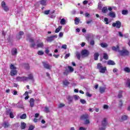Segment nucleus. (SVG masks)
I'll list each match as a JSON object with an SVG mask.
<instances>
[{
    "mask_svg": "<svg viewBox=\"0 0 130 130\" xmlns=\"http://www.w3.org/2000/svg\"><path fill=\"white\" fill-rule=\"evenodd\" d=\"M10 70H11V71L10 72V75L12 76H16L17 74H18V72L17 71V68L14 64H11L10 65Z\"/></svg>",
    "mask_w": 130,
    "mask_h": 130,
    "instance_id": "obj_1",
    "label": "nucleus"
},
{
    "mask_svg": "<svg viewBox=\"0 0 130 130\" xmlns=\"http://www.w3.org/2000/svg\"><path fill=\"white\" fill-rule=\"evenodd\" d=\"M119 53L121 56H128V55H129V52L125 49L119 50Z\"/></svg>",
    "mask_w": 130,
    "mask_h": 130,
    "instance_id": "obj_2",
    "label": "nucleus"
},
{
    "mask_svg": "<svg viewBox=\"0 0 130 130\" xmlns=\"http://www.w3.org/2000/svg\"><path fill=\"white\" fill-rule=\"evenodd\" d=\"M81 53L83 57H88L90 55V52L87 49L82 50Z\"/></svg>",
    "mask_w": 130,
    "mask_h": 130,
    "instance_id": "obj_3",
    "label": "nucleus"
},
{
    "mask_svg": "<svg viewBox=\"0 0 130 130\" xmlns=\"http://www.w3.org/2000/svg\"><path fill=\"white\" fill-rule=\"evenodd\" d=\"M1 7L5 12H9L10 9H9V7L7 6V4H6V2L4 1L1 3Z\"/></svg>",
    "mask_w": 130,
    "mask_h": 130,
    "instance_id": "obj_4",
    "label": "nucleus"
},
{
    "mask_svg": "<svg viewBox=\"0 0 130 130\" xmlns=\"http://www.w3.org/2000/svg\"><path fill=\"white\" fill-rule=\"evenodd\" d=\"M17 82H25V81H28V77H16Z\"/></svg>",
    "mask_w": 130,
    "mask_h": 130,
    "instance_id": "obj_5",
    "label": "nucleus"
},
{
    "mask_svg": "<svg viewBox=\"0 0 130 130\" xmlns=\"http://www.w3.org/2000/svg\"><path fill=\"white\" fill-rule=\"evenodd\" d=\"M113 27H116L118 29H119L121 27V22L119 21H117L116 22H113L112 24Z\"/></svg>",
    "mask_w": 130,
    "mask_h": 130,
    "instance_id": "obj_6",
    "label": "nucleus"
},
{
    "mask_svg": "<svg viewBox=\"0 0 130 130\" xmlns=\"http://www.w3.org/2000/svg\"><path fill=\"white\" fill-rule=\"evenodd\" d=\"M55 38H57V35H55L54 36L48 37L46 39V41L48 42H52V41H53L54 40Z\"/></svg>",
    "mask_w": 130,
    "mask_h": 130,
    "instance_id": "obj_7",
    "label": "nucleus"
},
{
    "mask_svg": "<svg viewBox=\"0 0 130 130\" xmlns=\"http://www.w3.org/2000/svg\"><path fill=\"white\" fill-rule=\"evenodd\" d=\"M43 66L45 69H46L47 70H50L51 69V66L49 65L47 62L44 61L42 62Z\"/></svg>",
    "mask_w": 130,
    "mask_h": 130,
    "instance_id": "obj_8",
    "label": "nucleus"
},
{
    "mask_svg": "<svg viewBox=\"0 0 130 130\" xmlns=\"http://www.w3.org/2000/svg\"><path fill=\"white\" fill-rule=\"evenodd\" d=\"M108 125V123H107V118H104L102 121V126H105L106 127Z\"/></svg>",
    "mask_w": 130,
    "mask_h": 130,
    "instance_id": "obj_9",
    "label": "nucleus"
},
{
    "mask_svg": "<svg viewBox=\"0 0 130 130\" xmlns=\"http://www.w3.org/2000/svg\"><path fill=\"white\" fill-rule=\"evenodd\" d=\"M29 42L30 43H32L30 45V47L31 48H34V47H35V46L36 45V44H35V43H34V40L32 38L29 39Z\"/></svg>",
    "mask_w": 130,
    "mask_h": 130,
    "instance_id": "obj_10",
    "label": "nucleus"
},
{
    "mask_svg": "<svg viewBox=\"0 0 130 130\" xmlns=\"http://www.w3.org/2000/svg\"><path fill=\"white\" fill-rule=\"evenodd\" d=\"M88 118H89V115L88 114H84L80 117V119H82V120H86Z\"/></svg>",
    "mask_w": 130,
    "mask_h": 130,
    "instance_id": "obj_11",
    "label": "nucleus"
},
{
    "mask_svg": "<svg viewBox=\"0 0 130 130\" xmlns=\"http://www.w3.org/2000/svg\"><path fill=\"white\" fill-rule=\"evenodd\" d=\"M12 55L13 56L17 55L18 53V50L17 48H14L11 50Z\"/></svg>",
    "mask_w": 130,
    "mask_h": 130,
    "instance_id": "obj_12",
    "label": "nucleus"
},
{
    "mask_svg": "<svg viewBox=\"0 0 130 130\" xmlns=\"http://www.w3.org/2000/svg\"><path fill=\"white\" fill-rule=\"evenodd\" d=\"M100 92L101 94H103V93H105V90H106V88L104 87H100Z\"/></svg>",
    "mask_w": 130,
    "mask_h": 130,
    "instance_id": "obj_13",
    "label": "nucleus"
},
{
    "mask_svg": "<svg viewBox=\"0 0 130 130\" xmlns=\"http://www.w3.org/2000/svg\"><path fill=\"white\" fill-rule=\"evenodd\" d=\"M107 64H108V66H115V63L114 62V61L112 60H109L107 61Z\"/></svg>",
    "mask_w": 130,
    "mask_h": 130,
    "instance_id": "obj_14",
    "label": "nucleus"
},
{
    "mask_svg": "<svg viewBox=\"0 0 130 130\" xmlns=\"http://www.w3.org/2000/svg\"><path fill=\"white\" fill-rule=\"evenodd\" d=\"M99 57V53L95 52L93 55L94 60H98Z\"/></svg>",
    "mask_w": 130,
    "mask_h": 130,
    "instance_id": "obj_15",
    "label": "nucleus"
},
{
    "mask_svg": "<svg viewBox=\"0 0 130 130\" xmlns=\"http://www.w3.org/2000/svg\"><path fill=\"white\" fill-rule=\"evenodd\" d=\"M34 99L31 98L29 100V104L30 107H34Z\"/></svg>",
    "mask_w": 130,
    "mask_h": 130,
    "instance_id": "obj_16",
    "label": "nucleus"
},
{
    "mask_svg": "<svg viewBox=\"0 0 130 130\" xmlns=\"http://www.w3.org/2000/svg\"><path fill=\"white\" fill-rule=\"evenodd\" d=\"M112 50H113L114 51H119V46L117 45L116 47L115 46H113L112 47Z\"/></svg>",
    "mask_w": 130,
    "mask_h": 130,
    "instance_id": "obj_17",
    "label": "nucleus"
},
{
    "mask_svg": "<svg viewBox=\"0 0 130 130\" xmlns=\"http://www.w3.org/2000/svg\"><path fill=\"white\" fill-rule=\"evenodd\" d=\"M28 80H31V81H34V77L33 76V74H29L28 75L27 81Z\"/></svg>",
    "mask_w": 130,
    "mask_h": 130,
    "instance_id": "obj_18",
    "label": "nucleus"
},
{
    "mask_svg": "<svg viewBox=\"0 0 130 130\" xmlns=\"http://www.w3.org/2000/svg\"><path fill=\"white\" fill-rule=\"evenodd\" d=\"M63 86H69L70 85V82L67 79H65L64 81H62Z\"/></svg>",
    "mask_w": 130,
    "mask_h": 130,
    "instance_id": "obj_19",
    "label": "nucleus"
},
{
    "mask_svg": "<svg viewBox=\"0 0 130 130\" xmlns=\"http://www.w3.org/2000/svg\"><path fill=\"white\" fill-rule=\"evenodd\" d=\"M128 117L126 115H123L121 117V118L120 120V121H124L125 120H126V119H127Z\"/></svg>",
    "mask_w": 130,
    "mask_h": 130,
    "instance_id": "obj_20",
    "label": "nucleus"
},
{
    "mask_svg": "<svg viewBox=\"0 0 130 130\" xmlns=\"http://www.w3.org/2000/svg\"><path fill=\"white\" fill-rule=\"evenodd\" d=\"M107 69H106V67H102V68H101L100 69V73H102V74H104V73H105V71L107 70Z\"/></svg>",
    "mask_w": 130,
    "mask_h": 130,
    "instance_id": "obj_21",
    "label": "nucleus"
},
{
    "mask_svg": "<svg viewBox=\"0 0 130 130\" xmlns=\"http://www.w3.org/2000/svg\"><path fill=\"white\" fill-rule=\"evenodd\" d=\"M20 127H21V129H25V128H26V123L21 122Z\"/></svg>",
    "mask_w": 130,
    "mask_h": 130,
    "instance_id": "obj_22",
    "label": "nucleus"
},
{
    "mask_svg": "<svg viewBox=\"0 0 130 130\" xmlns=\"http://www.w3.org/2000/svg\"><path fill=\"white\" fill-rule=\"evenodd\" d=\"M109 16L111 17V18H115V13L113 12H110L109 14Z\"/></svg>",
    "mask_w": 130,
    "mask_h": 130,
    "instance_id": "obj_23",
    "label": "nucleus"
},
{
    "mask_svg": "<svg viewBox=\"0 0 130 130\" xmlns=\"http://www.w3.org/2000/svg\"><path fill=\"white\" fill-rule=\"evenodd\" d=\"M44 46V44H43V42L38 43L37 44V47L38 48H42Z\"/></svg>",
    "mask_w": 130,
    "mask_h": 130,
    "instance_id": "obj_24",
    "label": "nucleus"
},
{
    "mask_svg": "<svg viewBox=\"0 0 130 130\" xmlns=\"http://www.w3.org/2000/svg\"><path fill=\"white\" fill-rule=\"evenodd\" d=\"M107 12H108V9H107V7H103L102 9V13H103V14H106Z\"/></svg>",
    "mask_w": 130,
    "mask_h": 130,
    "instance_id": "obj_25",
    "label": "nucleus"
},
{
    "mask_svg": "<svg viewBox=\"0 0 130 130\" xmlns=\"http://www.w3.org/2000/svg\"><path fill=\"white\" fill-rule=\"evenodd\" d=\"M61 29H62V26H59L58 27V28H57L55 30V33H58V32H59V31H60L61 30Z\"/></svg>",
    "mask_w": 130,
    "mask_h": 130,
    "instance_id": "obj_26",
    "label": "nucleus"
},
{
    "mask_svg": "<svg viewBox=\"0 0 130 130\" xmlns=\"http://www.w3.org/2000/svg\"><path fill=\"white\" fill-rule=\"evenodd\" d=\"M47 2V0H41L40 4L41 5H42V6H46Z\"/></svg>",
    "mask_w": 130,
    "mask_h": 130,
    "instance_id": "obj_27",
    "label": "nucleus"
},
{
    "mask_svg": "<svg viewBox=\"0 0 130 130\" xmlns=\"http://www.w3.org/2000/svg\"><path fill=\"white\" fill-rule=\"evenodd\" d=\"M74 21L75 25H79L80 24V19L78 17H76Z\"/></svg>",
    "mask_w": 130,
    "mask_h": 130,
    "instance_id": "obj_28",
    "label": "nucleus"
},
{
    "mask_svg": "<svg viewBox=\"0 0 130 130\" xmlns=\"http://www.w3.org/2000/svg\"><path fill=\"white\" fill-rule=\"evenodd\" d=\"M3 124L5 128H7L10 126V123H9V122H4Z\"/></svg>",
    "mask_w": 130,
    "mask_h": 130,
    "instance_id": "obj_29",
    "label": "nucleus"
},
{
    "mask_svg": "<svg viewBox=\"0 0 130 130\" xmlns=\"http://www.w3.org/2000/svg\"><path fill=\"white\" fill-rule=\"evenodd\" d=\"M103 58L105 59L106 60H108L109 57L108 55L106 53H103Z\"/></svg>",
    "mask_w": 130,
    "mask_h": 130,
    "instance_id": "obj_30",
    "label": "nucleus"
},
{
    "mask_svg": "<svg viewBox=\"0 0 130 130\" xmlns=\"http://www.w3.org/2000/svg\"><path fill=\"white\" fill-rule=\"evenodd\" d=\"M101 47H103V48H106L107 46H108V44L107 43H101Z\"/></svg>",
    "mask_w": 130,
    "mask_h": 130,
    "instance_id": "obj_31",
    "label": "nucleus"
},
{
    "mask_svg": "<svg viewBox=\"0 0 130 130\" xmlns=\"http://www.w3.org/2000/svg\"><path fill=\"white\" fill-rule=\"evenodd\" d=\"M66 22L67 21L66 20V19H64V18H62L60 21V24H61V25H66Z\"/></svg>",
    "mask_w": 130,
    "mask_h": 130,
    "instance_id": "obj_32",
    "label": "nucleus"
},
{
    "mask_svg": "<svg viewBox=\"0 0 130 130\" xmlns=\"http://www.w3.org/2000/svg\"><path fill=\"white\" fill-rule=\"evenodd\" d=\"M27 118V115L26 114H23L20 117V119H26Z\"/></svg>",
    "mask_w": 130,
    "mask_h": 130,
    "instance_id": "obj_33",
    "label": "nucleus"
},
{
    "mask_svg": "<svg viewBox=\"0 0 130 130\" xmlns=\"http://www.w3.org/2000/svg\"><path fill=\"white\" fill-rule=\"evenodd\" d=\"M13 111H12V110L11 109H7L6 111V115H10L11 114V113H12Z\"/></svg>",
    "mask_w": 130,
    "mask_h": 130,
    "instance_id": "obj_34",
    "label": "nucleus"
},
{
    "mask_svg": "<svg viewBox=\"0 0 130 130\" xmlns=\"http://www.w3.org/2000/svg\"><path fill=\"white\" fill-rule=\"evenodd\" d=\"M118 98H122V91L120 90L119 91L118 94Z\"/></svg>",
    "mask_w": 130,
    "mask_h": 130,
    "instance_id": "obj_35",
    "label": "nucleus"
},
{
    "mask_svg": "<svg viewBox=\"0 0 130 130\" xmlns=\"http://www.w3.org/2000/svg\"><path fill=\"white\" fill-rule=\"evenodd\" d=\"M69 73H70V71L68 69H66L65 71L63 73L64 76H68Z\"/></svg>",
    "mask_w": 130,
    "mask_h": 130,
    "instance_id": "obj_36",
    "label": "nucleus"
},
{
    "mask_svg": "<svg viewBox=\"0 0 130 130\" xmlns=\"http://www.w3.org/2000/svg\"><path fill=\"white\" fill-rule=\"evenodd\" d=\"M67 99L69 103H72V102H73V98H72V96H69Z\"/></svg>",
    "mask_w": 130,
    "mask_h": 130,
    "instance_id": "obj_37",
    "label": "nucleus"
},
{
    "mask_svg": "<svg viewBox=\"0 0 130 130\" xmlns=\"http://www.w3.org/2000/svg\"><path fill=\"white\" fill-rule=\"evenodd\" d=\"M124 72H125V73H130V69L128 67H125L124 69Z\"/></svg>",
    "mask_w": 130,
    "mask_h": 130,
    "instance_id": "obj_38",
    "label": "nucleus"
},
{
    "mask_svg": "<svg viewBox=\"0 0 130 130\" xmlns=\"http://www.w3.org/2000/svg\"><path fill=\"white\" fill-rule=\"evenodd\" d=\"M38 55H43V54H44V51L42 50H39L38 51Z\"/></svg>",
    "mask_w": 130,
    "mask_h": 130,
    "instance_id": "obj_39",
    "label": "nucleus"
},
{
    "mask_svg": "<svg viewBox=\"0 0 130 130\" xmlns=\"http://www.w3.org/2000/svg\"><path fill=\"white\" fill-rule=\"evenodd\" d=\"M76 54L77 58L78 59H81V54L79 52H77Z\"/></svg>",
    "mask_w": 130,
    "mask_h": 130,
    "instance_id": "obj_40",
    "label": "nucleus"
},
{
    "mask_svg": "<svg viewBox=\"0 0 130 130\" xmlns=\"http://www.w3.org/2000/svg\"><path fill=\"white\" fill-rule=\"evenodd\" d=\"M102 68V64L101 63H99L97 64L98 70H100Z\"/></svg>",
    "mask_w": 130,
    "mask_h": 130,
    "instance_id": "obj_41",
    "label": "nucleus"
},
{
    "mask_svg": "<svg viewBox=\"0 0 130 130\" xmlns=\"http://www.w3.org/2000/svg\"><path fill=\"white\" fill-rule=\"evenodd\" d=\"M68 69L69 70V72H70V73L74 72V69L73 68V67H72L71 66H68Z\"/></svg>",
    "mask_w": 130,
    "mask_h": 130,
    "instance_id": "obj_42",
    "label": "nucleus"
},
{
    "mask_svg": "<svg viewBox=\"0 0 130 130\" xmlns=\"http://www.w3.org/2000/svg\"><path fill=\"white\" fill-rule=\"evenodd\" d=\"M44 111H45V112H46V113H48L49 112H50L49 111V108H48V107H45Z\"/></svg>",
    "mask_w": 130,
    "mask_h": 130,
    "instance_id": "obj_43",
    "label": "nucleus"
},
{
    "mask_svg": "<svg viewBox=\"0 0 130 130\" xmlns=\"http://www.w3.org/2000/svg\"><path fill=\"white\" fill-rule=\"evenodd\" d=\"M119 102H120V104L118 105V107L119 108H121V107H122V105H123V103H122V100H120Z\"/></svg>",
    "mask_w": 130,
    "mask_h": 130,
    "instance_id": "obj_44",
    "label": "nucleus"
},
{
    "mask_svg": "<svg viewBox=\"0 0 130 130\" xmlns=\"http://www.w3.org/2000/svg\"><path fill=\"white\" fill-rule=\"evenodd\" d=\"M104 20V21L106 22V25H108V24H109V22H108V18L107 17H105Z\"/></svg>",
    "mask_w": 130,
    "mask_h": 130,
    "instance_id": "obj_45",
    "label": "nucleus"
},
{
    "mask_svg": "<svg viewBox=\"0 0 130 130\" xmlns=\"http://www.w3.org/2000/svg\"><path fill=\"white\" fill-rule=\"evenodd\" d=\"M126 85H127L128 88H130V79H128L127 82L126 83Z\"/></svg>",
    "mask_w": 130,
    "mask_h": 130,
    "instance_id": "obj_46",
    "label": "nucleus"
},
{
    "mask_svg": "<svg viewBox=\"0 0 130 130\" xmlns=\"http://www.w3.org/2000/svg\"><path fill=\"white\" fill-rule=\"evenodd\" d=\"M49 13H50V10H45L44 12L45 15H49Z\"/></svg>",
    "mask_w": 130,
    "mask_h": 130,
    "instance_id": "obj_47",
    "label": "nucleus"
},
{
    "mask_svg": "<svg viewBox=\"0 0 130 130\" xmlns=\"http://www.w3.org/2000/svg\"><path fill=\"white\" fill-rule=\"evenodd\" d=\"M128 13L127 10H124L122 11V15H126Z\"/></svg>",
    "mask_w": 130,
    "mask_h": 130,
    "instance_id": "obj_48",
    "label": "nucleus"
},
{
    "mask_svg": "<svg viewBox=\"0 0 130 130\" xmlns=\"http://www.w3.org/2000/svg\"><path fill=\"white\" fill-rule=\"evenodd\" d=\"M80 102L82 104H86V101L84 99H81Z\"/></svg>",
    "mask_w": 130,
    "mask_h": 130,
    "instance_id": "obj_49",
    "label": "nucleus"
},
{
    "mask_svg": "<svg viewBox=\"0 0 130 130\" xmlns=\"http://www.w3.org/2000/svg\"><path fill=\"white\" fill-rule=\"evenodd\" d=\"M49 52H50V51H49V49H48V48H46L45 50V52L46 54H49Z\"/></svg>",
    "mask_w": 130,
    "mask_h": 130,
    "instance_id": "obj_50",
    "label": "nucleus"
},
{
    "mask_svg": "<svg viewBox=\"0 0 130 130\" xmlns=\"http://www.w3.org/2000/svg\"><path fill=\"white\" fill-rule=\"evenodd\" d=\"M64 106H66V105H64V104L60 103L59 104L58 107L59 108H61L62 107H64Z\"/></svg>",
    "mask_w": 130,
    "mask_h": 130,
    "instance_id": "obj_51",
    "label": "nucleus"
},
{
    "mask_svg": "<svg viewBox=\"0 0 130 130\" xmlns=\"http://www.w3.org/2000/svg\"><path fill=\"white\" fill-rule=\"evenodd\" d=\"M9 116L10 118H14V117H15V116H14V113H13V112L10 113Z\"/></svg>",
    "mask_w": 130,
    "mask_h": 130,
    "instance_id": "obj_52",
    "label": "nucleus"
},
{
    "mask_svg": "<svg viewBox=\"0 0 130 130\" xmlns=\"http://www.w3.org/2000/svg\"><path fill=\"white\" fill-rule=\"evenodd\" d=\"M70 55H71V54L70 53L66 54L64 57V59H67V58H68V57H70Z\"/></svg>",
    "mask_w": 130,
    "mask_h": 130,
    "instance_id": "obj_53",
    "label": "nucleus"
},
{
    "mask_svg": "<svg viewBox=\"0 0 130 130\" xmlns=\"http://www.w3.org/2000/svg\"><path fill=\"white\" fill-rule=\"evenodd\" d=\"M74 98L75 101H77V100H79V96L77 95H74Z\"/></svg>",
    "mask_w": 130,
    "mask_h": 130,
    "instance_id": "obj_54",
    "label": "nucleus"
},
{
    "mask_svg": "<svg viewBox=\"0 0 130 130\" xmlns=\"http://www.w3.org/2000/svg\"><path fill=\"white\" fill-rule=\"evenodd\" d=\"M90 45H94V44H95V41H94V40H91L90 41Z\"/></svg>",
    "mask_w": 130,
    "mask_h": 130,
    "instance_id": "obj_55",
    "label": "nucleus"
},
{
    "mask_svg": "<svg viewBox=\"0 0 130 130\" xmlns=\"http://www.w3.org/2000/svg\"><path fill=\"white\" fill-rule=\"evenodd\" d=\"M85 124H88L90 123V121L89 120V119H86L85 121Z\"/></svg>",
    "mask_w": 130,
    "mask_h": 130,
    "instance_id": "obj_56",
    "label": "nucleus"
},
{
    "mask_svg": "<svg viewBox=\"0 0 130 130\" xmlns=\"http://www.w3.org/2000/svg\"><path fill=\"white\" fill-rule=\"evenodd\" d=\"M26 66L25 69L26 70H29L30 69V66H29V64H24Z\"/></svg>",
    "mask_w": 130,
    "mask_h": 130,
    "instance_id": "obj_57",
    "label": "nucleus"
},
{
    "mask_svg": "<svg viewBox=\"0 0 130 130\" xmlns=\"http://www.w3.org/2000/svg\"><path fill=\"white\" fill-rule=\"evenodd\" d=\"M105 129H106V127L105 126H103L99 128V130H105Z\"/></svg>",
    "mask_w": 130,
    "mask_h": 130,
    "instance_id": "obj_58",
    "label": "nucleus"
},
{
    "mask_svg": "<svg viewBox=\"0 0 130 130\" xmlns=\"http://www.w3.org/2000/svg\"><path fill=\"white\" fill-rule=\"evenodd\" d=\"M67 45H63L61 46V48H63V49H67Z\"/></svg>",
    "mask_w": 130,
    "mask_h": 130,
    "instance_id": "obj_59",
    "label": "nucleus"
},
{
    "mask_svg": "<svg viewBox=\"0 0 130 130\" xmlns=\"http://www.w3.org/2000/svg\"><path fill=\"white\" fill-rule=\"evenodd\" d=\"M103 108L104 109H108V105H104V107H103Z\"/></svg>",
    "mask_w": 130,
    "mask_h": 130,
    "instance_id": "obj_60",
    "label": "nucleus"
},
{
    "mask_svg": "<svg viewBox=\"0 0 130 130\" xmlns=\"http://www.w3.org/2000/svg\"><path fill=\"white\" fill-rule=\"evenodd\" d=\"M79 130H87V128H85L84 127H80Z\"/></svg>",
    "mask_w": 130,
    "mask_h": 130,
    "instance_id": "obj_61",
    "label": "nucleus"
},
{
    "mask_svg": "<svg viewBox=\"0 0 130 130\" xmlns=\"http://www.w3.org/2000/svg\"><path fill=\"white\" fill-rule=\"evenodd\" d=\"M84 15H85V17H88V18L90 17V14H89L87 12L85 13Z\"/></svg>",
    "mask_w": 130,
    "mask_h": 130,
    "instance_id": "obj_62",
    "label": "nucleus"
},
{
    "mask_svg": "<svg viewBox=\"0 0 130 130\" xmlns=\"http://www.w3.org/2000/svg\"><path fill=\"white\" fill-rule=\"evenodd\" d=\"M63 36V33L62 32H60L59 34V37H62Z\"/></svg>",
    "mask_w": 130,
    "mask_h": 130,
    "instance_id": "obj_63",
    "label": "nucleus"
},
{
    "mask_svg": "<svg viewBox=\"0 0 130 130\" xmlns=\"http://www.w3.org/2000/svg\"><path fill=\"white\" fill-rule=\"evenodd\" d=\"M119 36L120 37H123V35H122V33H121V32L119 31Z\"/></svg>",
    "mask_w": 130,
    "mask_h": 130,
    "instance_id": "obj_64",
    "label": "nucleus"
}]
</instances>
